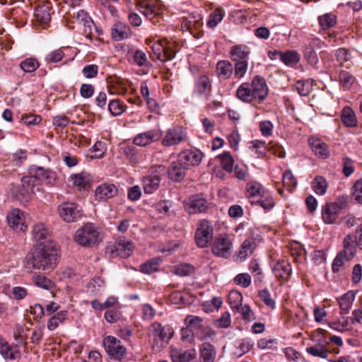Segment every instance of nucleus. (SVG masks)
Returning a JSON list of instances; mask_svg holds the SVG:
<instances>
[{
  "instance_id": "obj_60",
  "label": "nucleus",
  "mask_w": 362,
  "mask_h": 362,
  "mask_svg": "<svg viewBox=\"0 0 362 362\" xmlns=\"http://www.w3.org/2000/svg\"><path fill=\"white\" fill-rule=\"evenodd\" d=\"M214 324L219 328H228L231 324L230 313L228 312L223 313L221 317L215 321Z\"/></svg>"
},
{
  "instance_id": "obj_43",
  "label": "nucleus",
  "mask_w": 362,
  "mask_h": 362,
  "mask_svg": "<svg viewBox=\"0 0 362 362\" xmlns=\"http://www.w3.org/2000/svg\"><path fill=\"white\" fill-rule=\"evenodd\" d=\"M300 55L295 50H288L282 52L281 54V60L286 65H293L297 64L300 61Z\"/></svg>"
},
{
  "instance_id": "obj_4",
  "label": "nucleus",
  "mask_w": 362,
  "mask_h": 362,
  "mask_svg": "<svg viewBox=\"0 0 362 362\" xmlns=\"http://www.w3.org/2000/svg\"><path fill=\"white\" fill-rule=\"evenodd\" d=\"M74 240L82 246H90L100 240V233L93 224L87 223L76 231Z\"/></svg>"
},
{
  "instance_id": "obj_38",
  "label": "nucleus",
  "mask_w": 362,
  "mask_h": 362,
  "mask_svg": "<svg viewBox=\"0 0 362 362\" xmlns=\"http://www.w3.org/2000/svg\"><path fill=\"white\" fill-rule=\"evenodd\" d=\"M70 178L73 185L78 189H85L90 181V175L86 173L72 175Z\"/></svg>"
},
{
  "instance_id": "obj_33",
  "label": "nucleus",
  "mask_w": 362,
  "mask_h": 362,
  "mask_svg": "<svg viewBox=\"0 0 362 362\" xmlns=\"http://www.w3.org/2000/svg\"><path fill=\"white\" fill-rule=\"evenodd\" d=\"M233 71L232 64L226 60L219 61L216 64V74L219 78L226 80L229 78Z\"/></svg>"
},
{
  "instance_id": "obj_42",
  "label": "nucleus",
  "mask_w": 362,
  "mask_h": 362,
  "mask_svg": "<svg viewBox=\"0 0 362 362\" xmlns=\"http://www.w3.org/2000/svg\"><path fill=\"white\" fill-rule=\"evenodd\" d=\"M224 11L222 8H216L209 16L207 25L209 28H214L223 20Z\"/></svg>"
},
{
  "instance_id": "obj_15",
  "label": "nucleus",
  "mask_w": 362,
  "mask_h": 362,
  "mask_svg": "<svg viewBox=\"0 0 362 362\" xmlns=\"http://www.w3.org/2000/svg\"><path fill=\"white\" fill-rule=\"evenodd\" d=\"M162 133L158 129H151L137 134L134 138V144L139 146H145L158 141Z\"/></svg>"
},
{
  "instance_id": "obj_5",
  "label": "nucleus",
  "mask_w": 362,
  "mask_h": 362,
  "mask_svg": "<svg viewBox=\"0 0 362 362\" xmlns=\"http://www.w3.org/2000/svg\"><path fill=\"white\" fill-rule=\"evenodd\" d=\"M139 10L149 21H153L154 24L159 21H154L155 18H158L162 13L161 4L158 0H139L137 3Z\"/></svg>"
},
{
  "instance_id": "obj_46",
  "label": "nucleus",
  "mask_w": 362,
  "mask_h": 362,
  "mask_svg": "<svg viewBox=\"0 0 362 362\" xmlns=\"http://www.w3.org/2000/svg\"><path fill=\"white\" fill-rule=\"evenodd\" d=\"M258 296L267 308L271 310H274L276 308L275 300L272 297V295L267 288L259 290L258 291Z\"/></svg>"
},
{
  "instance_id": "obj_34",
  "label": "nucleus",
  "mask_w": 362,
  "mask_h": 362,
  "mask_svg": "<svg viewBox=\"0 0 362 362\" xmlns=\"http://www.w3.org/2000/svg\"><path fill=\"white\" fill-rule=\"evenodd\" d=\"M51 5L46 4L40 5L35 10V17L41 23H47L51 20Z\"/></svg>"
},
{
  "instance_id": "obj_27",
  "label": "nucleus",
  "mask_w": 362,
  "mask_h": 362,
  "mask_svg": "<svg viewBox=\"0 0 362 362\" xmlns=\"http://www.w3.org/2000/svg\"><path fill=\"white\" fill-rule=\"evenodd\" d=\"M117 192V187L113 184H103L97 187L95 195L98 200L113 197Z\"/></svg>"
},
{
  "instance_id": "obj_62",
  "label": "nucleus",
  "mask_w": 362,
  "mask_h": 362,
  "mask_svg": "<svg viewBox=\"0 0 362 362\" xmlns=\"http://www.w3.org/2000/svg\"><path fill=\"white\" fill-rule=\"evenodd\" d=\"M193 271V267L188 264H183L177 266L174 269V273L180 276L189 275Z\"/></svg>"
},
{
  "instance_id": "obj_56",
  "label": "nucleus",
  "mask_w": 362,
  "mask_h": 362,
  "mask_svg": "<svg viewBox=\"0 0 362 362\" xmlns=\"http://www.w3.org/2000/svg\"><path fill=\"white\" fill-rule=\"evenodd\" d=\"M39 66L37 61L33 58L26 59L21 63V68L23 71L30 73L35 71Z\"/></svg>"
},
{
  "instance_id": "obj_40",
  "label": "nucleus",
  "mask_w": 362,
  "mask_h": 362,
  "mask_svg": "<svg viewBox=\"0 0 362 362\" xmlns=\"http://www.w3.org/2000/svg\"><path fill=\"white\" fill-rule=\"evenodd\" d=\"M318 23L323 30L329 29L337 23V17L332 13L318 16Z\"/></svg>"
},
{
  "instance_id": "obj_20",
  "label": "nucleus",
  "mask_w": 362,
  "mask_h": 362,
  "mask_svg": "<svg viewBox=\"0 0 362 362\" xmlns=\"http://www.w3.org/2000/svg\"><path fill=\"white\" fill-rule=\"evenodd\" d=\"M207 208V202L202 195L195 194L189 198L187 210L189 214L202 213Z\"/></svg>"
},
{
  "instance_id": "obj_30",
  "label": "nucleus",
  "mask_w": 362,
  "mask_h": 362,
  "mask_svg": "<svg viewBox=\"0 0 362 362\" xmlns=\"http://www.w3.org/2000/svg\"><path fill=\"white\" fill-rule=\"evenodd\" d=\"M341 119L344 125L346 127H356L358 126V119L356 114L349 106H346L343 108Z\"/></svg>"
},
{
  "instance_id": "obj_35",
  "label": "nucleus",
  "mask_w": 362,
  "mask_h": 362,
  "mask_svg": "<svg viewBox=\"0 0 362 362\" xmlns=\"http://www.w3.org/2000/svg\"><path fill=\"white\" fill-rule=\"evenodd\" d=\"M356 298V293L351 291L346 292L339 297L337 300L339 304L340 309L344 313H348L351 308L353 303Z\"/></svg>"
},
{
  "instance_id": "obj_59",
  "label": "nucleus",
  "mask_w": 362,
  "mask_h": 362,
  "mask_svg": "<svg viewBox=\"0 0 362 362\" xmlns=\"http://www.w3.org/2000/svg\"><path fill=\"white\" fill-rule=\"evenodd\" d=\"M351 260L349 258L344 255L342 253H339L335 257L332 263V270L334 272H338L344 264Z\"/></svg>"
},
{
  "instance_id": "obj_3",
  "label": "nucleus",
  "mask_w": 362,
  "mask_h": 362,
  "mask_svg": "<svg viewBox=\"0 0 362 362\" xmlns=\"http://www.w3.org/2000/svg\"><path fill=\"white\" fill-rule=\"evenodd\" d=\"M37 185L34 175L25 176L21 179V185L13 187L12 192L18 200L27 202L31 199V196L35 193V187L37 191H40Z\"/></svg>"
},
{
  "instance_id": "obj_37",
  "label": "nucleus",
  "mask_w": 362,
  "mask_h": 362,
  "mask_svg": "<svg viewBox=\"0 0 362 362\" xmlns=\"http://www.w3.org/2000/svg\"><path fill=\"white\" fill-rule=\"evenodd\" d=\"M203 362H214L216 356L215 348L208 342L202 344L200 350Z\"/></svg>"
},
{
  "instance_id": "obj_8",
  "label": "nucleus",
  "mask_w": 362,
  "mask_h": 362,
  "mask_svg": "<svg viewBox=\"0 0 362 362\" xmlns=\"http://www.w3.org/2000/svg\"><path fill=\"white\" fill-rule=\"evenodd\" d=\"M233 243L226 234H220L215 238L211 250L214 255L227 258L230 255Z\"/></svg>"
},
{
  "instance_id": "obj_13",
  "label": "nucleus",
  "mask_w": 362,
  "mask_h": 362,
  "mask_svg": "<svg viewBox=\"0 0 362 362\" xmlns=\"http://www.w3.org/2000/svg\"><path fill=\"white\" fill-rule=\"evenodd\" d=\"M211 81L206 75L199 76L195 81L194 93L205 100H208L211 94Z\"/></svg>"
},
{
  "instance_id": "obj_52",
  "label": "nucleus",
  "mask_w": 362,
  "mask_h": 362,
  "mask_svg": "<svg viewBox=\"0 0 362 362\" xmlns=\"http://www.w3.org/2000/svg\"><path fill=\"white\" fill-rule=\"evenodd\" d=\"M251 346L252 345L249 341H237V344H235V347L233 349V353L235 356L240 357L244 354L248 352Z\"/></svg>"
},
{
  "instance_id": "obj_51",
  "label": "nucleus",
  "mask_w": 362,
  "mask_h": 362,
  "mask_svg": "<svg viewBox=\"0 0 362 362\" xmlns=\"http://www.w3.org/2000/svg\"><path fill=\"white\" fill-rule=\"evenodd\" d=\"M235 64L233 66L234 76L236 78H243L247 72L248 67L247 60L235 61Z\"/></svg>"
},
{
  "instance_id": "obj_54",
  "label": "nucleus",
  "mask_w": 362,
  "mask_h": 362,
  "mask_svg": "<svg viewBox=\"0 0 362 362\" xmlns=\"http://www.w3.org/2000/svg\"><path fill=\"white\" fill-rule=\"evenodd\" d=\"M282 182L284 187H287L288 189L292 190L296 187L297 181L294 177L292 173L289 170H286L283 174Z\"/></svg>"
},
{
  "instance_id": "obj_31",
  "label": "nucleus",
  "mask_w": 362,
  "mask_h": 362,
  "mask_svg": "<svg viewBox=\"0 0 362 362\" xmlns=\"http://www.w3.org/2000/svg\"><path fill=\"white\" fill-rule=\"evenodd\" d=\"M356 237L355 235H349L344 239V250L341 252L350 259H351L356 252Z\"/></svg>"
},
{
  "instance_id": "obj_19",
  "label": "nucleus",
  "mask_w": 362,
  "mask_h": 362,
  "mask_svg": "<svg viewBox=\"0 0 362 362\" xmlns=\"http://www.w3.org/2000/svg\"><path fill=\"white\" fill-rule=\"evenodd\" d=\"M32 236L35 244L43 243L46 241H52L50 239V231L45 224L37 223L35 224L32 229Z\"/></svg>"
},
{
  "instance_id": "obj_32",
  "label": "nucleus",
  "mask_w": 362,
  "mask_h": 362,
  "mask_svg": "<svg viewBox=\"0 0 362 362\" xmlns=\"http://www.w3.org/2000/svg\"><path fill=\"white\" fill-rule=\"evenodd\" d=\"M256 247V243L252 239L245 240L237 254V257L240 261H244L247 257L250 256Z\"/></svg>"
},
{
  "instance_id": "obj_17",
  "label": "nucleus",
  "mask_w": 362,
  "mask_h": 362,
  "mask_svg": "<svg viewBox=\"0 0 362 362\" xmlns=\"http://www.w3.org/2000/svg\"><path fill=\"white\" fill-rule=\"evenodd\" d=\"M185 139L184 131L178 127L169 129L161 141L163 146H171L180 144Z\"/></svg>"
},
{
  "instance_id": "obj_12",
  "label": "nucleus",
  "mask_w": 362,
  "mask_h": 362,
  "mask_svg": "<svg viewBox=\"0 0 362 362\" xmlns=\"http://www.w3.org/2000/svg\"><path fill=\"white\" fill-rule=\"evenodd\" d=\"M173 334V329L168 325L162 326L158 322H154L148 328V336L154 339H170Z\"/></svg>"
},
{
  "instance_id": "obj_47",
  "label": "nucleus",
  "mask_w": 362,
  "mask_h": 362,
  "mask_svg": "<svg viewBox=\"0 0 362 362\" xmlns=\"http://www.w3.org/2000/svg\"><path fill=\"white\" fill-rule=\"evenodd\" d=\"M134 62L139 66L151 67L152 64L148 61L146 54L144 52L137 49L133 54Z\"/></svg>"
},
{
  "instance_id": "obj_61",
  "label": "nucleus",
  "mask_w": 362,
  "mask_h": 362,
  "mask_svg": "<svg viewBox=\"0 0 362 362\" xmlns=\"http://www.w3.org/2000/svg\"><path fill=\"white\" fill-rule=\"evenodd\" d=\"M300 95H308L312 90V84L309 81H298L296 85Z\"/></svg>"
},
{
  "instance_id": "obj_1",
  "label": "nucleus",
  "mask_w": 362,
  "mask_h": 362,
  "mask_svg": "<svg viewBox=\"0 0 362 362\" xmlns=\"http://www.w3.org/2000/svg\"><path fill=\"white\" fill-rule=\"evenodd\" d=\"M59 262L57 244L54 241H46L35 244L25 257V267L30 271L54 270Z\"/></svg>"
},
{
  "instance_id": "obj_50",
  "label": "nucleus",
  "mask_w": 362,
  "mask_h": 362,
  "mask_svg": "<svg viewBox=\"0 0 362 362\" xmlns=\"http://www.w3.org/2000/svg\"><path fill=\"white\" fill-rule=\"evenodd\" d=\"M351 195L355 202L362 205V178L356 180L353 185Z\"/></svg>"
},
{
  "instance_id": "obj_10",
  "label": "nucleus",
  "mask_w": 362,
  "mask_h": 362,
  "mask_svg": "<svg viewBox=\"0 0 362 362\" xmlns=\"http://www.w3.org/2000/svg\"><path fill=\"white\" fill-rule=\"evenodd\" d=\"M214 233L213 227L207 220L199 221L196 233L195 241L198 247H205L212 239Z\"/></svg>"
},
{
  "instance_id": "obj_29",
  "label": "nucleus",
  "mask_w": 362,
  "mask_h": 362,
  "mask_svg": "<svg viewBox=\"0 0 362 362\" xmlns=\"http://www.w3.org/2000/svg\"><path fill=\"white\" fill-rule=\"evenodd\" d=\"M0 353L6 359H14L19 356V349L14 343L0 341Z\"/></svg>"
},
{
  "instance_id": "obj_2",
  "label": "nucleus",
  "mask_w": 362,
  "mask_h": 362,
  "mask_svg": "<svg viewBox=\"0 0 362 362\" xmlns=\"http://www.w3.org/2000/svg\"><path fill=\"white\" fill-rule=\"evenodd\" d=\"M269 89L264 78L255 76L250 83H243L236 90V95L245 103H262L268 95Z\"/></svg>"
},
{
  "instance_id": "obj_49",
  "label": "nucleus",
  "mask_w": 362,
  "mask_h": 362,
  "mask_svg": "<svg viewBox=\"0 0 362 362\" xmlns=\"http://www.w3.org/2000/svg\"><path fill=\"white\" fill-rule=\"evenodd\" d=\"M257 203L265 210H270L275 205L272 196L267 192H263L262 195L257 201Z\"/></svg>"
},
{
  "instance_id": "obj_63",
  "label": "nucleus",
  "mask_w": 362,
  "mask_h": 362,
  "mask_svg": "<svg viewBox=\"0 0 362 362\" xmlns=\"http://www.w3.org/2000/svg\"><path fill=\"white\" fill-rule=\"evenodd\" d=\"M343 173L345 177L350 176L354 172L353 161L349 157H345L342 160Z\"/></svg>"
},
{
  "instance_id": "obj_7",
  "label": "nucleus",
  "mask_w": 362,
  "mask_h": 362,
  "mask_svg": "<svg viewBox=\"0 0 362 362\" xmlns=\"http://www.w3.org/2000/svg\"><path fill=\"white\" fill-rule=\"evenodd\" d=\"M57 213L59 217L67 223L76 221L81 216V209L78 205L70 202L59 204L57 207Z\"/></svg>"
},
{
  "instance_id": "obj_16",
  "label": "nucleus",
  "mask_w": 362,
  "mask_h": 362,
  "mask_svg": "<svg viewBox=\"0 0 362 362\" xmlns=\"http://www.w3.org/2000/svg\"><path fill=\"white\" fill-rule=\"evenodd\" d=\"M114 252L122 258H127L133 253L134 246L133 243L124 237H119L115 243Z\"/></svg>"
},
{
  "instance_id": "obj_55",
  "label": "nucleus",
  "mask_w": 362,
  "mask_h": 362,
  "mask_svg": "<svg viewBox=\"0 0 362 362\" xmlns=\"http://www.w3.org/2000/svg\"><path fill=\"white\" fill-rule=\"evenodd\" d=\"M252 148L255 150V154L257 158H263L267 152V147L265 142L259 140L252 141Z\"/></svg>"
},
{
  "instance_id": "obj_44",
  "label": "nucleus",
  "mask_w": 362,
  "mask_h": 362,
  "mask_svg": "<svg viewBox=\"0 0 362 362\" xmlns=\"http://www.w3.org/2000/svg\"><path fill=\"white\" fill-rule=\"evenodd\" d=\"M160 261V258L150 259L141 265L140 270L144 274H151L158 271Z\"/></svg>"
},
{
  "instance_id": "obj_28",
  "label": "nucleus",
  "mask_w": 362,
  "mask_h": 362,
  "mask_svg": "<svg viewBox=\"0 0 362 362\" xmlns=\"http://www.w3.org/2000/svg\"><path fill=\"white\" fill-rule=\"evenodd\" d=\"M250 54V48L243 44L235 45L231 47L230 50V56L232 61L247 60Z\"/></svg>"
},
{
  "instance_id": "obj_58",
  "label": "nucleus",
  "mask_w": 362,
  "mask_h": 362,
  "mask_svg": "<svg viewBox=\"0 0 362 362\" xmlns=\"http://www.w3.org/2000/svg\"><path fill=\"white\" fill-rule=\"evenodd\" d=\"M234 281L243 288H247L251 284V276L247 273L239 274L235 277Z\"/></svg>"
},
{
  "instance_id": "obj_57",
  "label": "nucleus",
  "mask_w": 362,
  "mask_h": 362,
  "mask_svg": "<svg viewBox=\"0 0 362 362\" xmlns=\"http://www.w3.org/2000/svg\"><path fill=\"white\" fill-rule=\"evenodd\" d=\"M64 56L62 49H57L48 53L45 57V61L48 63H56L60 62Z\"/></svg>"
},
{
  "instance_id": "obj_23",
  "label": "nucleus",
  "mask_w": 362,
  "mask_h": 362,
  "mask_svg": "<svg viewBox=\"0 0 362 362\" xmlns=\"http://www.w3.org/2000/svg\"><path fill=\"white\" fill-rule=\"evenodd\" d=\"M74 18L77 23L83 26L84 33L87 37H90L92 34V29H95V25L90 17L83 10L78 11Z\"/></svg>"
},
{
  "instance_id": "obj_45",
  "label": "nucleus",
  "mask_w": 362,
  "mask_h": 362,
  "mask_svg": "<svg viewBox=\"0 0 362 362\" xmlns=\"http://www.w3.org/2000/svg\"><path fill=\"white\" fill-rule=\"evenodd\" d=\"M125 110V105L119 99L110 100L108 103V110L112 116L121 115Z\"/></svg>"
},
{
  "instance_id": "obj_36",
  "label": "nucleus",
  "mask_w": 362,
  "mask_h": 362,
  "mask_svg": "<svg viewBox=\"0 0 362 362\" xmlns=\"http://www.w3.org/2000/svg\"><path fill=\"white\" fill-rule=\"evenodd\" d=\"M160 175L148 176L143 180L144 190L146 194H152L159 187Z\"/></svg>"
},
{
  "instance_id": "obj_11",
  "label": "nucleus",
  "mask_w": 362,
  "mask_h": 362,
  "mask_svg": "<svg viewBox=\"0 0 362 362\" xmlns=\"http://www.w3.org/2000/svg\"><path fill=\"white\" fill-rule=\"evenodd\" d=\"M202 158V153L198 150H185L178 156V160L187 169L198 165Z\"/></svg>"
},
{
  "instance_id": "obj_48",
  "label": "nucleus",
  "mask_w": 362,
  "mask_h": 362,
  "mask_svg": "<svg viewBox=\"0 0 362 362\" xmlns=\"http://www.w3.org/2000/svg\"><path fill=\"white\" fill-rule=\"evenodd\" d=\"M228 301L232 309L238 310L242 305L243 296L238 291H231L228 294Z\"/></svg>"
},
{
  "instance_id": "obj_26",
  "label": "nucleus",
  "mask_w": 362,
  "mask_h": 362,
  "mask_svg": "<svg viewBox=\"0 0 362 362\" xmlns=\"http://www.w3.org/2000/svg\"><path fill=\"white\" fill-rule=\"evenodd\" d=\"M187 169L177 159L171 163L168 170L169 178L175 182H180L185 177Z\"/></svg>"
},
{
  "instance_id": "obj_64",
  "label": "nucleus",
  "mask_w": 362,
  "mask_h": 362,
  "mask_svg": "<svg viewBox=\"0 0 362 362\" xmlns=\"http://www.w3.org/2000/svg\"><path fill=\"white\" fill-rule=\"evenodd\" d=\"M98 71V66L96 64H89L84 66L82 69V72L84 76L87 78H95Z\"/></svg>"
},
{
  "instance_id": "obj_6",
  "label": "nucleus",
  "mask_w": 362,
  "mask_h": 362,
  "mask_svg": "<svg viewBox=\"0 0 362 362\" xmlns=\"http://www.w3.org/2000/svg\"><path fill=\"white\" fill-rule=\"evenodd\" d=\"M6 220L8 226L16 232L24 233L28 228L26 214L19 209L14 208L8 211Z\"/></svg>"
},
{
  "instance_id": "obj_25",
  "label": "nucleus",
  "mask_w": 362,
  "mask_h": 362,
  "mask_svg": "<svg viewBox=\"0 0 362 362\" xmlns=\"http://www.w3.org/2000/svg\"><path fill=\"white\" fill-rule=\"evenodd\" d=\"M340 206L337 203L333 202L326 204L322 210V218L327 224L332 223L337 218Z\"/></svg>"
},
{
  "instance_id": "obj_9",
  "label": "nucleus",
  "mask_w": 362,
  "mask_h": 362,
  "mask_svg": "<svg viewBox=\"0 0 362 362\" xmlns=\"http://www.w3.org/2000/svg\"><path fill=\"white\" fill-rule=\"evenodd\" d=\"M151 49L156 57L161 62L171 60L175 55L173 45L166 40L156 41L151 46Z\"/></svg>"
},
{
  "instance_id": "obj_41",
  "label": "nucleus",
  "mask_w": 362,
  "mask_h": 362,
  "mask_svg": "<svg viewBox=\"0 0 362 362\" xmlns=\"http://www.w3.org/2000/svg\"><path fill=\"white\" fill-rule=\"evenodd\" d=\"M217 158L220 160L221 165L223 170L228 173L233 171L234 159L229 152L225 151L218 155Z\"/></svg>"
},
{
  "instance_id": "obj_14",
  "label": "nucleus",
  "mask_w": 362,
  "mask_h": 362,
  "mask_svg": "<svg viewBox=\"0 0 362 362\" xmlns=\"http://www.w3.org/2000/svg\"><path fill=\"white\" fill-rule=\"evenodd\" d=\"M103 346L107 354L117 360H122L127 354V349L121 341H103Z\"/></svg>"
},
{
  "instance_id": "obj_39",
  "label": "nucleus",
  "mask_w": 362,
  "mask_h": 362,
  "mask_svg": "<svg viewBox=\"0 0 362 362\" xmlns=\"http://www.w3.org/2000/svg\"><path fill=\"white\" fill-rule=\"evenodd\" d=\"M33 284L45 290L52 291L55 287V284L43 275H36L33 276Z\"/></svg>"
},
{
  "instance_id": "obj_22",
  "label": "nucleus",
  "mask_w": 362,
  "mask_h": 362,
  "mask_svg": "<svg viewBox=\"0 0 362 362\" xmlns=\"http://www.w3.org/2000/svg\"><path fill=\"white\" fill-rule=\"evenodd\" d=\"M130 28L125 23L117 22L111 28V35L114 40L121 41L130 37Z\"/></svg>"
},
{
  "instance_id": "obj_24",
  "label": "nucleus",
  "mask_w": 362,
  "mask_h": 362,
  "mask_svg": "<svg viewBox=\"0 0 362 362\" xmlns=\"http://www.w3.org/2000/svg\"><path fill=\"white\" fill-rule=\"evenodd\" d=\"M196 355V351L193 349L182 351L180 349L172 348L170 351L173 362H189L195 358Z\"/></svg>"
},
{
  "instance_id": "obj_21",
  "label": "nucleus",
  "mask_w": 362,
  "mask_h": 362,
  "mask_svg": "<svg viewBox=\"0 0 362 362\" xmlns=\"http://www.w3.org/2000/svg\"><path fill=\"white\" fill-rule=\"evenodd\" d=\"M33 175L35 178H36L37 183L39 181H42L48 186H54L57 179L55 172L50 170H46L42 167L37 168Z\"/></svg>"
},
{
  "instance_id": "obj_18",
  "label": "nucleus",
  "mask_w": 362,
  "mask_h": 362,
  "mask_svg": "<svg viewBox=\"0 0 362 362\" xmlns=\"http://www.w3.org/2000/svg\"><path fill=\"white\" fill-rule=\"evenodd\" d=\"M272 269L276 277L283 281H288L291 274V266L286 259L276 262Z\"/></svg>"
},
{
  "instance_id": "obj_53",
  "label": "nucleus",
  "mask_w": 362,
  "mask_h": 362,
  "mask_svg": "<svg viewBox=\"0 0 362 362\" xmlns=\"http://www.w3.org/2000/svg\"><path fill=\"white\" fill-rule=\"evenodd\" d=\"M247 192L249 197H261L265 192L262 185L259 182H250L247 185Z\"/></svg>"
}]
</instances>
